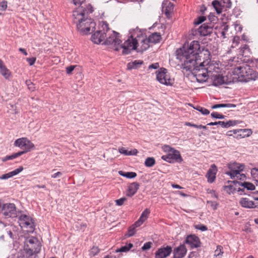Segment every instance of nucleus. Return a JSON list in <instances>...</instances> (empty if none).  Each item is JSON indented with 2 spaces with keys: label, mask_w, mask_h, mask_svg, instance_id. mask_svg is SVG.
<instances>
[{
  "label": "nucleus",
  "mask_w": 258,
  "mask_h": 258,
  "mask_svg": "<svg viewBox=\"0 0 258 258\" xmlns=\"http://www.w3.org/2000/svg\"><path fill=\"white\" fill-rule=\"evenodd\" d=\"M176 55L183 71L191 72L199 83L207 80L209 75L205 67L209 63L210 53L207 50L201 51L199 41H192L189 45L184 44L176 50Z\"/></svg>",
  "instance_id": "nucleus-1"
},
{
  "label": "nucleus",
  "mask_w": 258,
  "mask_h": 258,
  "mask_svg": "<svg viewBox=\"0 0 258 258\" xmlns=\"http://www.w3.org/2000/svg\"><path fill=\"white\" fill-rule=\"evenodd\" d=\"M100 29L95 31L91 36V40L95 44L110 46L115 51L119 50L118 45L121 43L119 33L110 31L109 25L106 21H102Z\"/></svg>",
  "instance_id": "nucleus-2"
},
{
  "label": "nucleus",
  "mask_w": 258,
  "mask_h": 258,
  "mask_svg": "<svg viewBox=\"0 0 258 258\" xmlns=\"http://www.w3.org/2000/svg\"><path fill=\"white\" fill-rule=\"evenodd\" d=\"M93 11V8L90 4L86 5V7L82 11V34H91L95 29L96 23L89 16Z\"/></svg>",
  "instance_id": "nucleus-3"
},
{
  "label": "nucleus",
  "mask_w": 258,
  "mask_h": 258,
  "mask_svg": "<svg viewBox=\"0 0 258 258\" xmlns=\"http://www.w3.org/2000/svg\"><path fill=\"white\" fill-rule=\"evenodd\" d=\"M41 244L37 239L31 237L26 239L24 249L22 251L28 258H35L36 254L41 249Z\"/></svg>",
  "instance_id": "nucleus-4"
},
{
  "label": "nucleus",
  "mask_w": 258,
  "mask_h": 258,
  "mask_svg": "<svg viewBox=\"0 0 258 258\" xmlns=\"http://www.w3.org/2000/svg\"><path fill=\"white\" fill-rule=\"evenodd\" d=\"M163 150L167 153V155H163L161 159L169 163L174 162L180 163L182 161V158L179 151L171 147L169 145H164Z\"/></svg>",
  "instance_id": "nucleus-5"
},
{
  "label": "nucleus",
  "mask_w": 258,
  "mask_h": 258,
  "mask_svg": "<svg viewBox=\"0 0 258 258\" xmlns=\"http://www.w3.org/2000/svg\"><path fill=\"white\" fill-rule=\"evenodd\" d=\"M14 145L23 150L18 152V153H21V156L35 149L34 144L27 138H21L17 139L15 141Z\"/></svg>",
  "instance_id": "nucleus-6"
},
{
  "label": "nucleus",
  "mask_w": 258,
  "mask_h": 258,
  "mask_svg": "<svg viewBox=\"0 0 258 258\" xmlns=\"http://www.w3.org/2000/svg\"><path fill=\"white\" fill-rule=\"evenodd\" d=\"M138 45V40H134L130 36L123 44H121L120 43L118 45L119 50L122 48V54L126 55L131 53L133 50H137Z\"/></svg>",
  "instance_id": "nucleus-7"
},
{
  "label": "nucleus",
  "mask_w": 258,
  "mask_h": 258,
  "mask_svg": "<svg viewBox=\"0 0 258 258\" xmlns=\"http://www.w3.org/2000/svg\"><path fill=\"white\" fill-rule=\"evenodd\" d=\"M18 222L22 228L26 229L27 231L29 232L33 231L34 229V222L30 217L25 214L21 215L19 217Z\"/></svg>",
  "instance_id": "nucleus-8"
},
{
  "label": "nucleus",
  "mask_w": 258,
  "mask_h": 258,
  "mask_svg": "<svg viewBox=\"0 0 258 258\" xmlns=\"http://www.w3.org/2000/svg\"><path fill=\"white\" fill-rule=\"evenodd\" d=\"M2 213L6 218L16 217L17 216V211L15 204L12 203L4 204Z\"/></svg>",
  "instance_id": "nucleus-9"
},
{
  "label": "nucleus",
  "mask_w": 258,
  "mask_h": 258,
  "mask_svg": "<svg viewBox=\"0 0 258 258\" xmlns=\"http://www.w3.org/2000/svg\"><path fill=\"white\" fill-rule=\"evenodd\" d=\"M172 248L170 246H162L158 248L155 253V258H166L172 252Z\"/></svg>",
  "instance_id": "nucleus-10"
},
{
  "label": "nucleus",
  "mask_w": 258,
  "mask_h": 258,
  "mask_svg": "<svg viewBox=\"0 0 258 258\" xmlns=\"http://www.w3.org/2000/svg\"><path fill=\"white\" fill-rule=\"evenodd\" d=\"M167 70L165 68H161L156 75L157 80L161 84L166 85H169L170 79L167 77Z\"/></svg>",
  "instance_id": "nucleus-11"
},
{
  "label": "nucleus",
  "mask_w": 258,
  "mask_h": 258,
  "mask_svg": "<svg viewBox=\"0 0 258 258\" xmlns=\"http://www.w3.org/2000/svg\"><path fill=\"white\" fill-rule=\"evenodd\" d=\"M244 165L236 162L231 163L228 164L230 171L226 172V174L230 176L231 179L233 178V175L237 172L242 171L244 169Z\"/></svg>",
  "instance_id": "nucleus-12"
},
{
  "label": "nucleus",
  "mask_w": 258,
  "mask_h": 258,
  "mask_svg": "<svg viewBox=\"0 0 258 258\" xmlns=\"http://www.w3.org/2000/svg\"><path fill=\"white\" fill-rule=\"evenodd\" d=\"M185 243L189 245L192 249L201 246V242L199 238L194 235L188 236L185 240Z\"/></svg>",
  "instance_id": "nucleus-13"
},
{
  "label": "nucleus",
  "mask_w": 258,
  "mask_h": 258,
  "mask_svg": "<svg viewBox=\"0 0 258 258\" xmlns=\"http://www.w3.org/2000/svg\"><path fill=\"white\" fill-rule=\"evenodd\" d=\"M234 183V184L238 183L239 185H241L243 187V188H239L238 189V191L239 192L240 195L243 194V192H244V189L246 188L247 190H253L255 189V187L254 184L250 182H239L237 181H228V183Z\"/></svg>",
  "instance_id": "nucleus-14"
},
{
  "label": "nucleus",
  "mask_w": 258,
  "mask_h": 258,
  "mask_svg": "<svg viewBox=\"0 0 258 258\" xmlns=\"http://www.w3.org/2000/svg\"><path fill=\"white\" fill-rule=\"evenodd\" d=\"M240 122L237 120H229L227 122H224L223 121H219L215 122H211L208 123L207 125H220L223 128H228L231 126H234Z\"/></svg>",
  "instance_id": "nucleus-15"
},
{
  "label": "nucleus",
  "mask_w": 258,
  "mask_h": 258,
  "mask_svg": "<svg viewBox=\"0 0 258 258\" xmlns=\"http://www.w3.org/2000/svg\"><path fill=\"white\" fill-rule=\"evenodd\" d=\"M213 25L212 24H204L198 29V32L201 36H207L210 35L213 31Z\"/></svg>",
  "instance_id": "nucleus-16"
},
{
  "label": "nucleus",
  "mask_w": 258,
  "mask_h": 258,
  "mask_svg": "<svg viewBox=\"0 0 258 258\" xmlns=\"http://www.w3.org/2000/svg\"><path fill=\"white\" fill-rule=\"evenodd\" d=\"M186 252L185 246L184 244H181L174 249L173 258H183Z\"/></svg>",
  "instance_id": "nucleus-17"
},
{
  "label": "nucleus",
  "mask_w": 258,
  "mask_h": 258,
  "mask_svg": "<svg viewBox=\"0 0 258 258\" xmlns=\"http://www.w3.org/2000/svg\"><path fill=\"white\" fill-rule=\"evenodd\" d=\"M217 171V169L216 165L215 164L212 165L206 174L208 182L213 183L215 181Z\"/></svg>",
  "instance_id": "nucleus-18"
},
{
  "label": "nucleus",
  "mask_w": 258,
  "mask_h": 258,
  "mask_svg": "<svg viewBox=\"0 0 258 258\" xmlns=\"http://www.w3.org/2000/svg\"><path fill=\"white\" fill-rule=\"evenodd\" d=\"M140 187V184L137 182H134L131 183L127 187L126 190V196L132 197L137 192Z\"/></svg>",
  "instance_id": "nucleus-19"
},
{
  "label": "nucleus",
  "mask_w": 258,
  "mask_h": 258,
  "mask_svg": "<svg viewBox=\"0 0 258 258\" xmlns=\"http://www.w3.org/2000/svg\"><path fill=\"white\" fill-rule=\"evenodd\" d=\"M23 169L24 168L22 166H20L19 168L15 169L12 171L2 175L1 176H0V179L7 180L10 178H12L13 176L19 174L21 172H22L23 170Z\"/></svg>",
  "instance_id": "nucleus-20"
},
{
  "label": "nucleus",
  "mask_w": 258,
  "mask_h": 258,
  "mask_svg": "<svg viewBox=\"0 0 258 258\" xmlns=\"http://www.w3.org/2000/svg\"><path fill=\"white\" fill-rule=\"evenodd\" d=\"M233 75H236L239 79H240V78H244L247 76L246 67L244 66L237 67L233 70Z\"/></svg>",
  "instance_id": "nucleus-21"
},
{
  "label": "nucleus",
  "mask_w": 258,
  "mask_h": 258,
  "mask_svg": "<svg viewBox=\"0 0 258 258\" xmlns=\"http://www.w3.org/2000/svg\"><path fill=\"white\" fill-rule=\"evenodd\" d=\"M0 74L6 79H9L11 76L10 71L6 67L4 62L0 59Z\"/></svg>",
  "instance_id": "nucleus-22"
},
{
  "label": "nucleus",
  "mask_w": 258,
  "mask_h": 258,
  "mask_svg": "<svg viewBox=\"0 0 258 258\" xmlns=\"http://www.w3.org/2000/svg\"><path fill=\"white\" fill-rule=\"evenodd\" d=\"M213 85L215 86H218L224 83V77L219 74L213 75L211 76Z\"/></svg>",
  "instance_id": "nucleus-23"
},
{
  "label": "nucleus",
  "mask_w": 258,
  "mask_h": 258,
  "mask_svg": "<svg viewBox=\"0 0 258 258\" xmlns=\"http://www.w3.org/2000/svg\"><path fill=\"white\" fill-rule=\"evenodd\" d=\"M130 37L134 40H138V42L144 38L143 32L138 27H137L135 29H134L132 32H131Z\"/></svg>",
  "instance_id": "nucleus-24"
},
{
  "label": "nucleus",
  "mask_w": 258,
  "mask_h": 258,
  "mask_svg": "<svg viewBox=\"0 0 258 258\" xmlns=\"http://www.w3.org/2000/svg\"><path fill=\"white\" fill-rule=\"evenodd\" d=\"M240 204L242 207L246 208H253L256 207L255 203L253 201H250L247 198H242L240 201Z\"/></svg>",
  "instance_id": "nucleus-25"
},
{
  "label": "nucleus",
  "mask_w": 258,
  "mask_h": 258,
  "mask_svg": "<svg viewBox=\"0 0 258 258\" xmlns=\"http://www.w3.org/2000/svg\"><path fill=\"white\" fill-rule=\"evenodd\" d=\"M151 43L156 44L160 42L161 36L160 33L155 32L151 34L148 38Z\"/></svg>",
  "instance_id": "nucleus-26"
},
{
  "label": "nucleus",
  "mask_w": 258,
  "mask_h": 258,
  "mask_svg": "<svg viewBox=\"0 0 258 258\" xmlns=\"http://www.w3.org/2000/svg\"><path fill=\"white\" fill-rule=\"evenodd\" d=\"M73 17L74 18V22L76 24L77 28L79 29L81 23V12L79 9L73 12Z\"/></svg>",
  "instance_id": "nucleus-27"
},
{
  "label": "nucleus",
  "mask_w": 258,
  "mask_h": 258,
  "mask_svg": "<svg viewBox=\"0 0 258 258\" xmlns=\"http://www.w3.org/2000/svg\"><path fill=\"white\" fill-rule=\"evenodd\" d=\"M150 43H151L147 38H143L141 40L140 48L138 51H144L146 50L150 47Z\"/></svg>",
  "instance_id": "nucleus-28"
},
{
  "label": "nucleus",
  "mask_w": 258,
  "mask_h": 258,
  "mask_svg": "<svg viewBox=\"0 0 258 258\" xmlns=\"http://www.w3.org/2000/svg\"><path fill=\"white\" fill-rule=\"evenodd\" d=\"M118 152L124 155H136L138 153V150L136 149H134V150L128 151L125 148L121 147L119 148Z\"/></svg>",
  "instance_id": "nucleus-29"
},
{
  "label": "nucleus",
  "mask_w": 258,
  "mask_h": 258,
  "mask_svg": "<svg viewBox=\"0 0 258 258\" xmlns=\"http://www.w3.org/2000/svg\"><path fill=\"white\" fill-rule=\"evenodd\" d=\"M212 4L217 14H220L222 12V10L224 8L220 1L214 0L212 2Z\"/></svg>",
  "instance_id": "nucleus-30"
},
{
  "label": "nucleus",
  "mask_w": 258,
  "mask_h": 258,
  "mask_svg": "<svg viewBox=\"0 0 258 258\" xmlns=\"http://www.w3.org/2000/svg\"><path fill=\"white\" fill-rule=\"evenodd\" d=\"M134 246L132 243L126 244L125 245L121 246L120 248L115 250V252H126L128 251Z\"/></svg>",
  "instance_id": "nucleus-31"
},
{
  "label": "nucleus",
  "mask_w": 258,
  "mask_h": 258,
  "mask_svg": "<svg viewBox=\"0 0 258 258\" xmlns=\"http://www.w3.org/2000/svg\"><path fill=\"white\" fill-rule=\"evenodd\" d=\"M118 174L123 177H125L127 178H134L137 176V173L134 172H125L123 171H119Z\"/></svg>",
  "instance_id": "nucleus-32"
},
{
  "label": "nucleus",
  "mask_w": 258,
  "mask_h": 258,
  "mask_svg": "<svg viewBox=\"0 0 258 258\" xmlns=\"http://www.w3.org/2000/svg\"><path fill=\"white\" fill-rule=\"evenodd\" d=\"M143 63L142 60H135L132 63H128L127 64V69L128 70H132L133 69H137L138 67V65H141Z\"/></svg>",
  "instance_id": "nucleus-33"
},
{
  "label": "nucleus",
  "mask_w": 258,
  "mask_h": 258,
  "mask_svg": "<svg viewBox=\"0 0 258 258\" xmlns=\"http://www.w3.org/2000/svg\"><path fill=\"white\" fill-rule=\"evenodd\" d=\"M236 105L233 104L227 103V104H215L212 106V109H217L218 108L222 107H228V108H234L235 107Z\"/></svg>",
  "instance_id": "nucleus-34"
},
{
  "label": "nucleus",
  "mask_w": 258,
  "mask_h": 258,
  "mask_svg": "<svg viewBox=\"0 0 258 258\" xmlns=\"http://www.w3.org/2000/svg\"><path fill=\"white\" fill-rule=\"evenodd\" d=\"M20 156H21V153H18H18H14L11 155L6 156V157L2 158L1 160L3 162H5L7 160H13Z\"/></svg>",
  "instance_id": "nucleus-35"
},
{
  "label": "nucleus",
  "mask_w": 258,
  "mask_h": 258,
  "mask_svg": "<svg viewBox=\"0 0 258 258\" xmlns=\"http://www.w3.org/2000/svg\"><path fill=\"white\" fill-rule=\"evenodd\" d=\"M150 213V210L149 209H146L141 214L139 219L144 222L148 218Z\"/></svg>",
  "instance_id": "nucleus-36"
},
{
  "label": "nucleus",
  "mask_w": 258,
  "mask_h": 258,
  "mask_svg": "<svg viewBox=\"0 0 258 258\" xmlns=\"http://www.w3.org/2000/svg\"><path fill=\"white\" fill-rule=\"evenodd\" d=\"M155 164V160L153 157H148L145 161V165L148 167H153Z\"/></svg>",
  "instance_id": "nucleus-37"
},
{
  "label": "nucleus",
  "mask_w": 258,
  "mask_h": 258,
  "mask_svg": "<svg viewBox=\"0 0 258 258\" xmlns=\"http://www.w3.org/2000/svg\"><path fill=\"white\" fill-rule=\"evenodd\" d=\"M209 60H210V59H209ZM209 62H210L209 61ZM207 66H208V67L207 68H206V70H207L208 74L212 73V72H217V71H216V69H217V70L219 69L218 68H216L215 66V64L213 63H209Z\"/></svg>",
  "instance_id": "nucleus-38"
},
{
  "label": "nucleus",
  "mask_w": 258,
  "mask_h": 258,
  "mask_svg": "<svg viewBox=\"0 0 258 258\" xmlns=\"http://www.w3.org/2000/svg\"><path fill=\"white\" fill-rule=\"evenodd\" d=\"M223 253V247L221 245H218L217 249L215 251V256L216 258H221Z\"/></svg>",
  "instance_id": "nucleus-39"
},
{
  "label": "nucleus",
  "mask_w": 258,
  "mask_h": 258,
  "mask_svg": "<svg viewBox=\"0 0 258 258\" xmlns=\"http://www.w3.org/2000/svg\"><path fill=\"white\" fill-rule=\"evenodd\" d=\"M8 8V2L6 1H3L0 2V15L3 14Z\"/></svg>",
  "instance_id": "nucleus-40"
},
{
  "label": "nucleus",
  "mask_w": 258,
  "mask_h": 258,
  "mask_svg": "<svg viewBox=\"0 0 258 258\" xmlns=\"http://www.w3.org/2000/svg\"><path fill=\"white\" fill-rule=\"evenodd\" d=\"M241 171L237 172L233 175V178H236L238 180H244L246 178V176L244 174L241 173Z\"/></svg>",
  "instance_id": "nucleus-41"
},
{
  "label": "nucleus",
  "mask_w": 258,
  "mask_h": 258,
  "mask_svg": "<svg viewBox=\"0 0 258 258\" xmlns=\"http://www.w3.org/2000/svg\"><path fill=\"white\" fill-rule=\"evenodd\" d=\"M220 1L224 8L229 9L232 6L231 0H220Z\"/></svg>",
  "instance_id": "nucleus-42"
},
{
  "label": "nucleus",
  "mask_w": 258,
  "mask_h": 258,
  "mask_svg": "<svg viewBox=\"0 0 258 258\" xmlns=\"http://www.w3.org/2000/svg\"><path fill=\"white\" fill-rule=\"evenodd\" d=\"M171 9H173V5L171 4H170L167 7H166L165 9L164 13L168 18H169L171 17Z\"/></svg>",
  "instance_id": "nucleus-43"
},
{
  "label": "nucleus",
  "mask_w": 258,
  "mask_h": 258,
  "mask_svg": "<svg viewBox=\"0 0 258 258\" xmlns=\"http://www.w3.org/2000/svg\"><path fill=\"white\" fill-rule=\"evenodd\" d=\"M223 189L228 194H230L231 193H232L235 190V188L231 184L224 186Z\"/></svg>",
  "instance_id": "nucleus-44"
},
{
  "label": "nucleus",
  "mask_w": 258,
  "mask_h": 258,
  "mask_svg": "<svg viewBox=\"0 0 258 258\" xmlns=\"http://www.w3.org/2000/svg\"><path fill=\"white\" fill-rule=\"evenodd\" d=\"M185 125L186 126H192V127H194L195 128H200V129H201V128L207 129V126L205 125H197V124H193V123H191L189 122H186L185 123Z\"/></svg>",
  "instance_id": "nucleus-45"
},
{
  "label": "nucleus",
  "mask_w": 258,
  "mask_h": 258,
  "mask_svg": "<svg viewBox=\"0 0 258 258\" xmlns=\"http://www.w3.org/2000/svg\"><path fill=\"white\" fill-rule=\"evenodd\" d=\"M240 51L242 55H246V52L249 51L248 45L247 44L243 45L241 47Z\"/></svg>",
  "instance_id": "nucleus-46"
},
{
  "label": "nucleus",
  "mask_w": 258,
  "mask_h": 258,
  "mask_svg": "<svg viewBox=\"0 0 258 258\" xmlns=\"http://www.w3.org/2000/svg\"><path fill=\"white\" fill-rule=\"evenodd\" d=\"M100 252V249L97 246H93L90 250V254L92 256L97 255Z\"/></svg>",
  "instance_id": "nucleus-47"
},
{
  "label": "nucleus",
  "mask_w": 258,
  "mask_h": 258,
  "mask_svg": "<svg viewBox=\"0 0 258 258\" xmlns=\"http://www.w3.org/2000/svg\"><path fill=\"white\" fill-rule=\"evenodd\" d=\"M136 232V227L133 225L129 227L128 229V236L129 237L133 236Z\"/></svg>",
  "instance_id": "nucleus-48"
},
{
  "label": "nucleus",
  "mask_w": 258,
  "mask_h": 258,
  "mask_svg": "<svg viewBox=\"0 0 258 258\" xmlns=\"http://www.w3.org/2000/svg\"><path fill=\"white\" fill-rule=\"evenodd\" d=\"M207 203L208 204L210 205L211 208L213 210H216L217 209V207L218 206V203L217 202H214V201H208Z\"/></svg>",
  "instance_id": "nucleus-49"
},
{
  "label": "nucleus",
  "mask_w": 258,
  "mask_h": 258,
  "mask_svg": "<svg viewBox=\"0 0 258 258\" xmlns=\"http://www.w3.org/2000/svg\"><path fill=\"white\" fill-rule=\"evenodd\" d=\"M196 109L200 111L204 115L209 114L210 113L209 110L201 106H198L196 108Z\"/></svg>",
  "instance_id": "nucleus-50"
},
{
  "label": "nucleus",
  "mask_w": 258,
  "mask_h": 258,
  "mask_svg": "<svg viewBox=\"0 0 258 258\" xmlns=\"http://www.w3.org/2000/svg\"><path fill=\"white\" fill-rule=\"evenodd\" d=\"M211 115L212 117L218 119H223L225 117V116L224 115L220 114L217 112H212Z\"/></svg>",
  "instance_id": "nucleus-51"
},
{
  "label": "nucleus",
  "mask_w": 258,
  "mask_h": 258,
  "mask_svg": "<svg viewBox=\"0 0 258 258\" xmlns=\"http://www.w3.org/2000/svg\"><path fill=\"white\" fill-rule=\"evenodd\" d=\"M126 198L123 197L115 201L116 205L119 206H122L126 201Z\"/></svg>",
  "instance_id": "nucleus-52"
},
{
  "label": "nucleus",
  "mask_w": 258,
  "mask_h": 258,
  "mask_svg": "<svg viewBox=\"0 0 258 258\" xmlns=\"http://www.w3.org/2000/svg\"><path fill=\"white\" fill-rule=\"evenodd\" d=\"M152 245V243L151 242H146L142 247V249L143 250H148L151 247Z\"/></svg>",
  "instance_id": "nucleus-53"
},
{
  "label": "nucleus",
  "mask_w": 258,
  "mask_h": 258,
  "mask_svg": "<svg viewBox=\"0 0 258 258\" xmlns=\"http://www.w3.org/2000/svg\"><path fill=\"white\" fill-rule=\"evenodd\" d=\"M206 20V17L204 16H200L198 18L197 20L195 21L194 23L196 25H199Z\"/></svg>",
  "instance_id": "nucleus-54"
},
{
  "label": "nucleus",
  "mask_w": 258,
  "mask_h": 258,
  "mask_svg": "<svg viewBox=\"0 0 258 258\" xmlns=\"http://www.w3.org/2000/svg\"><path fill=\"white\" fill-rule=\"evenodd\" d=\"M195 228L197 229L200 230L202 231H206L208 229V228H207L206 226L204 225H202V224L196 225L195 226Z\"/></svg>",
  "instance_id": "nucleus-55"
},
{
  "label": "nucleus",
  "mask_w": 258,
  "mask_h": 258,
  "mask_svg": "<svg viewBox=\"0 0 258 258\" xmlns=\"http://www.w3.org/2000/svg\"><path fill=\"white\" fill-rule=\"evenodd\" d=\"M13 258H28V257L21 250L16 256H14Z\"/></svg>",
  "instance_id": "nucleus-56"
},
{
  "label": "nucleus",
  "mask_w": 258,
  "mask_h": 258,
  "mask_svg": "<svg viewBox=\"0 0 258 258\" xmlns=\"http://www.w3.org/2000/svg\"><path fill=\"white\" fill-rule=\"evenodd\" d=\"M26 84L27 85L29 89L33 91L34 89V84L30 81H26Z\"/></svg>",
  "instance_id": "nucleus-57"
},
{
  "label": "nucleus",
  "mask_w": 258,
  "mask_h": 258,
  "mask_svg": "<svg viewBox=\"0 0 258 258\" xmlns=\"http://www.w3.org/2000/svg\"><path fill=\"white\" fill-rule=\"evenodd\" d=\"M35 57L27 58L26 60L28 62L30 66H32L34 64L36 61Z\"/></svg>",
  "instance_id": "nucleus-58"
},
{
  "label": "nucleus",
  "mask_w": 258,
  "mask_h": 258,
  "mask_svg": "<svg viewBox=\"0 0 258 258\" xmlns=\"http://www.w3.org/2000/svg\"><path fill=\"white\" fill-rule=\"evenodd\" d=\"M159 67V63L156 62V63H152V64H150L148 68H149V69H157Z\"/></svg>",
  "instance_id": "nucleus-59"
},
{
  "label": "nucleus",
  "mask_w": 258,
  "mask_h": 258,
  "mask_svg": "<svg viewBox=\"0 0 258 258\" xmlns=\"http://www.w3.org/2000/svg\"><path fill=\"white\" fill-rule=\"evenodd\" d=\"M75 68V66H71L66 68L67 73L70 74L72 73V72L74 70Z\"/></svg>",
  "instance_id": "nucleus-60"
},
{
  "label": "nucleus",
  "mask_w": 258,
  "mask_h": 258,
  "mask_svg": "<svg viewBox=\"0 0 258 258\" xmlns=\"http://www.w3.org/2000/svg\"><path fill=\"white\" fill-rule=\"evenodd\" d=\"M62 175V173L60 172H57L53 174H52L51 175V178H58V177H59L60 176H61Z\"/></svg>",
  "instance_id": "nucleus-61"
},
{
  "label": "nucleus",
  "mask_w": 258,
  "mask_h": 258,
  "mask_svg": "<svg viewBox=\"0 0 258 258\" xmlns=\"http://www.w3.org/2000/svg\"><path fill=\"white\" fill-rule=\"evenodd\" d=\"M144 223L143 221H141L140 219H138V221H137L133 225L136 227H138L139 226H140L142 224H143V223Z\"/></svg>",
  "instance_id": "nucleus-62"
},
{
  "label": "nucleus",
  "mask_w": 258,
  "mask_h": 258,
  "mask_svg": "<svg viewBox=\"0 0 258 258\" xmlns=\"http://www.w3.org/2000/svg\"><path fill=\"white\" fill-rule=\"evenodd\" d=\"M73 4L77 6L78 5L79 7L81 6V0H72Z\"/></svg>",
  "instance_id": "nucleus-63"
},
{
  "label": "nucleus",
  "mask_w": 258,
  "mask_h": 258,
  "mask_svg": "<svg viewBox=\"0 0 258 258\" xmlns=\"http://www.w3.org/2000/svg\"><path fill=\"white\" fill-rule=\"evenodd\" d=\"M19 50L20 52H22V53H23L25 55H26H26H28V53H27V51H26V50H25V49L22 48H20L19 49Z\"/></svg>",
  "instance_id": "nucleus-64"
}]
</instances>
